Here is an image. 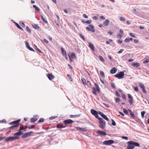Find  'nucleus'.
I'll return each instance as SVG.
<instances>
[{
    "instance_id": "obj_14",
    "label": "nucleus",
    "mask_w": 149,
    "mask_h": 149,
    "mask_svg": "<svg viewBox=\"0 0 149 149\" xmlns=\"http://www.w3.org/2000/svg\"><path fill=\"white\" fill-rule=\"evenodd\" d=\"M75 128L77 130L80 131L85 132L86 131V128H81L79 127H76Z\"/></svg>"
},
{
    "instance_id": "obj_48",
    "label": "nucleus",
    "mask_w": 149,
    "mask_h": 149,
    "mask_svg": "<svg viewBox=\"0 0 149 149\" xmlns=\"http://www.w3.org/2000/svg\"><path fill=\"white\" fill-rule=\"evenodd\" d=\"M149 62V59H147L143 62L144 64L146 63Z\"/></svg>"
},
{
    "instance_id": "obj_57",
    "label": "nucleus",
    "mask_w": 149,
    "mask_h": 149,
    "mask_svg": "<svg viewBox=\"0 0 149 149\" xmlns=\"http://www.w3.org/2000/svg\"><path fill=\"white\" fill-rule=\"evenodd\" d=\"M35 47H36V49H37V50H38V51L39 52H40L41 53H42V52L36 46H35Z\"/></svg>"
},
{
    "instance_id": "obj_18",
    "label": "nucleus",
    "mask_w": 149,
    "mask_h": 149,
    "mask_svg": "<svg viewBox=\"0 0 149 149\" xmlns=\"http://www.w3.org/2000/svg\"><path fill=\"white\" fill-rule=\"evenodd\" d=\"M61 49L62 54L65 57H66L67 56V54L65 49L63 47H61Z\"/></svg>"
},
{
    "instance_id": "obj_6",
    "label": "nucleus",
    "mask_w": 149,
    "mask_h": 149,
    "mask_svg": "<svg viewBox=\"0 0 149 149\" xmlns=\"http://www.w3.org/2000/svg\"><path fill=\"white\" fill-rule=\"evenodd\" d=\"M19 139V137L18 136L10 137L6 138L5 139V141H12Z\"/></svg>"
},
{
    "instance_id": "obj_56",
    "label": "nucleus",
    "mask_w": 149,
    "mask_h": 149,
    "mask_svg": "<svg viewBox=\"0 0 149 149\" xmlns=\"http://www.w3.org/2000/svg\"><path fill=\"white\" fill-rule=\"evenodd\" d=\"M142 90H143V92L144 93H147V92L145 89V87L142 88Z\"/></svg>"
},
{
    "instance_id": "obj_59",
    "label": "nucleus",
    "mask_w": 149,
    "mask_h": 149,
    "mask_svg": "<svg viewBox=\"0 0 149 149\" xmlns=\"http://www.w3.org/2000/svg\"><path fill=\"white\" fill-rule=\"evenodd\" d=\"M115 93L116 94L117 96L118 97H120V94L118 93V92L117 91H116Z\"/></svg>"
},
{
    "instance_id": "obj_8",
    "label": "nucleus",
    "mask_w": 149,
    "mask_h": 149,
    "mask_svg": "<svg viewBox=\"0 0 149 149\" xmlns=\"http://www.w3.org/2000/svg\"><path fill=\"white\" fill-rule=\"evenodd\" d=\"M114 143V141L112 140L105 141L103 142V144L105 145H108Z\"/></svg>"
},
{
    "instance_id": "obj_35",
    "label": "nucleus",
    "mask_w": 149,
    "mask_h": 149,
    "mask_svg": "<svg viewBox=\"0 0 149 149\" xmlns=\"http://www.w3.org/2000/svg\"><path fill=\"white\" fill-rule=\"evenodd\" d=\"M139 85L141 88L142 89L145 87L143 84L142 83H139Z\"/></svg>"
},
{
    "instance_id": "obj_64",
    "label": "nucleus",
    "mask_w": 149,
    "mask_h": 149,
    "mask_svg": "<svg viewBox=\"0 0 149 149\" xmlns=\"http://www.w3.org/2000/svg\"><path fill=\"white\" fill-rule=\"evenodd\" d=\"M98 17L97 16H94L93 17V19L94 20H97L98 19Z\"/></svg>"
},
{
    "instance_id": "obj_11",
    "label": "nucleus",
    "mask_w": 149,
    "mask_h": 149,
    "mask_svg": "<svg viewBox=\"0 0 149 149\" xmlns=\"http://www.w3.org/2000/svg\"><path fill=\"white\" fill-rule=\"evenodd\" d=\"M99 114L106 120L107 121L109 120L108 118L107 117V116L106 115H104V113H103L102 112L100 111H99Z\"/></svg>"
},
{
    "instance_id": "obj_10",
    "label": "nucleus",
    "mask_w": 149,
    "mask_h": 149,
    "mask_svg": "<svg viewBox=\"0 0 149 149\" xmlns=\"http://www.w3.org/2000/svg\"><path fill=\"white\" fill-rule=\"evenodd\" d=\"M68 56L69 59L71 62H72L73 61V59L75 58H76L75 54L74 53H72L70 56L69 55Z\"/></svg>"
},
{
    "instance_id": "obj_45",
    "label": "nucleus",
    "mask_w": 149,
    "mask_h": 149,
    "mask_svg": "<svg viewBox=\"0 0 149 149\" xmlns=\"http://www.w3.org/2000/svg\"><path fill=\"white\" fill-rule=\"evenodd\" d=\"M92 21L91 20H88L85 22V23L87 24H89L91 23Z\"/></svg>"
},
{
    "instance_id": "obj_41",
    "label": "nucleus",
    "mask_w": 149,
    "mask_h": 149,
    "mask_svg": "<svg viewBox=\"0 0 149 149\" xmlns=\"http://www.w3.org/2000/svg\"><path fill=\"white\" fill-rule=\"evenodd\" d=\"M106 107H109V104L108 103H102Z\"/></svg>"
},
{
    "instance_id": "obj_34",
    "label": "nucleus",
    "mask_w": 149,
    "mask_h": 149,
    "mask_svg": "<svg viewBox=\"0 0 149 149\" xmlns=\"http://www.w3.org/2000/svg\"><path fill=\"white\" fill-rule=\"evenodd\" d=\"M99 58L100 61L102 62H104L105 61L103 57L101 56H99Z\"/></svg>"
},
{
    "instance_id": "obj_17",
    "label": "nucleus",
    "mask_w": 149,
    "mask_h": 149,
    "mask_svg": "<svg viewBox=\"0 0 149 149\" xmlns=\"http://www.w3.org/2000/svg\"><path fill=\"white\" fill-rule=\"evenodd\" d=\"M89 47L91 49L93 50L94 51H95V49H94V45L93 44L91 43V42H89Z\"/></svg>"
},
{
    "instance_id": "obj_28",
    "label": "nucleus",
    "mask_w": 149,
    "mask_h": 149,
    "mask_svg": "<svg viewBox=\"0 0 149 149\" xmlns=\"http://www.w3.org/2000/svg\"><path fill=\"white\" fill-rule=\"evenodd\" d=\"M22 134V132L19 131L18 132L15 133L14 134V135L15 136H20Z\"/></svg>"
},
{
    "instance_id": "obj_25",
    "label": "nucleus",
    "mask_w": 149,
    "mask_h": 149,
    "mask_svg": "<svg viewBox=\"0 0 149 149\" xmlns=\"http://www.w3.org/2000/svg\"><path fill=\"white\" fill-rule=\"evenodd\" d=\"M94 85L95 88L97 89V91H98V93H99L100 92V89L98 85L97 84L95 83H94Z\"/></svg>"
},
{
    "instance_id": "obj_23",
    "label": "nucleus",
    "mask_w": 149,
    "mask_h": 149,
    "mask_svg": "<svg viewBox=\"0 0 149 149\" xmlns=\"http://www.w3.org/2000/svg\"><path fill=\"white\" fill-rule=\"evenodd\" d=\"M37 118H32L31 119V122L32 123H35L38 120Z\"/></svg>"
},
{
    "instance_id": "obj_43",
    "label": "nucleus",
    "mask_w": 149,
    "mask_h": 149,
    "mask_svg": "<svg viewBox=\"0 0 149 149\" xmlns=\"http://www.w3.org/2000/svg\"><path fill=\"white\" fill-rule=\"evenodd\" d=\"M67 76L68 77L70 80L71 81H72V77L70 76L69 74H68Z\"/></svg>"
},
{
    "instance_id": "obj_3",
    "label": "nucleus",
    "mask_w": 149,
    "mask_h": 149,
    "mask_svg": "<svg viewBox=\"0 0 149 149\" xmlns=\"http://www.w3.org/2000/svg\"><path fill=\"white\" fill-rule=\"evenodd\" d=\"M20 121V120H18L16 121H13L11 122L10 124V125H14L15 124V125H13L11 127V128H13L15 127H17L19 125V123Z\"/></svg>"
},
{
    "instance_id": "obj_49",
    "label": "nucleus",
    "mask_w": 149,
    "mask_h": 149,
    "mask_svg": "<svg viewBox=\"0 0 149 149\" xmlns=\"http://www.w3.org/2000/svg\"><path fill=\"white\" fill-rule=\"evenodd\" d=\"M20 25L22 27H25V25L24 23L23 22H20Z\"/></svg>"
},
{
    "instance_id": "obj_7",
    "label": "nucleus",
    "mask_w": 149,
    "mask_h": 149,
    "mask_svg": "<svg viewBox=\"0 0 149 149\" xmlns=\"http://www.w3.org/2000/svg\"><path fill=\"white\" fill-rule=\"evenodd\" d=\"M91 113L96 118L98 119L99 118V116H98V114H99V112L96 111L94 109H91Z\"/></svg>"
},
{
    "instance_id": "obj_62",
    "label": "nucleus",
    "mask_w": 149,
    "mask_h": 149,
    "mask_svg": "<svg viewBox=\"0 0 149 149\" xmlns=\"http://www.w3.org/2000/svg\"><path fill=\"white\" fill-rule=\"evenodd\" d=\"M35 126L34 125H32L30 126L29 127V128L30 129H33L34 128Z\"/></svg>"
},
{
    "instance_id": "obj_15",
    "label": "nucleus",
    "mask_w": 149,
    "mask_h": 149,
    "mask_svg": "<svg viewBox=\"0 0 149 149\" xmlns=\"http://www.w3.org/2000/svg\"><path fill=\"white\" fill-rule=\"evenodd\" d=\"M47 76L50 80H52L54 78V75L50 74H47Z\"/></svg>"
},
{
    "instance_id": "obj_5",
    "label": "nucleus",
    "mask_w": 149,
    "mask_h": 149,
    "mask_svg": "<svg viewBox=\"0 0 149 149\" xmlns=\"http://www.w3.org/2000/svg\"><path fill=\"white\" fill-rule=\"evenodd\" d=\"M124 75V73L123 72H120L119 74H117L114 75V76L118 79H121L123 78Z\"/></svg>"
},
{
    "instance_id": "obj_50",
    "label": "nucleus",
    "mask_w": 149,
    "mask_h": 149,
    "mask_svg": "<svg viewBox=\"0 0 149 149\" xmlns=\"http://www.w3.org/2000/svg\"><path fill=\"white\" fill-rule=\"evenodd\" d=\"M111 86L113 88H115V85L113 83H111Z\"/></svg>"
},
{
    "instance_id": "obj_4",
    "label": "nucleus",
    "mask_w": 149,
    "mask_h": 149,
    "mask_svg": "<svg viewBox=\"0 0 149 149\" xmlns=\"http://www.w3.org/2000/svg\"><path fill=\"white\" fill-rule=\"evenodd\" d=\"M34 132L30 131L26 132L23 134L22 136V138H26L28 137L31 136L32 134H33Z\"/></svg>"
},
{
    "instance_id": "obj_13",
    "label": "nucleus",
    "mask_w": 149,
    "mask_h": 149,
    "mask_svg": "<svg viewBox=\"0 0 149 149\" xmlns=\"http://www.w3.org/2000/svg\"><path fill=\"white\" fill-rule=\"evenodd\" d=\"M73 122H74V121L71 119H67V120H64L63 121V123L65 124H71V123H73Z\"/></svg>"
},
{
    "instance_id": "obj_19",
    "label": "nucleus",
    "mask_w": 149,
    "mask_h": 149,
    "mask_svg": "<svg viewBox=\"0 0 149 149\" xmlns=\"http://www.w3.org/2000/svg\"><path fill=\"white\" fill-rule=\"evenodd\" d=\"M117 71V69L115 68H112L110 71V72L112 74H114Z\"/></svg>"
},
{
    "instance_id": "obj_36",
    "label": "nucleus",
    "mask_w": 149,
    "mask_h": 149,
    "mask_svg": "<svg viewBox=\"0 0 149 149\" xmlns=\"http://www.w3.org/2000/svg\"><path fill=\"white\" fill-rule=\"evenodd\" d=\"M26 29L27 32L29 33H31V30L28 26H27L26 27Z\"/></svg>"
},
{
    "instance_id": "obj_27",
    "label": "nucleus",
    "mask_w": 149,
    "mask_h": 149,
    "mask_svg": "<svg viewBox=\"0 0 149 149\" xmlns=\"http://www.w3.org/2000/svg\"><path fill=\"white\" fill-rule=\"evenodd\" d=\"M32 26L34 29H39V27L38 25L36 24H33L32 25Z\"/></svg>"
},
{
    "instance_id": "obj_61",
    "label": "nucleus",
    "mask_w": 149,
    "mask_h": 149,
    "mask_svg": "<svg viewBox=\"0 0 149 149\" xmlns=\"http://www.w3.org/2000/svg\"><path fill=\"white\" fill-rule=\"evenodd\" d=\"M83 16L84 18H88V17L86 15V14H84L83 15Z\"/></svg>"
},
{
    "instance_id": "obj_9",
    "label": "nucleus",
    "mask_w": 149,
    "mask_h": 149,
    "mask_svg": "<svg viewBox=\"0 0 149 149\" xmlns=\"http://www.w3.org/2000/svg\"><path fill=\"white\" fill-rule=\"evenodd\" d=\"M89 27H86V29L89 31H91L93 32H94L95 31V30L94 29V27L93 26L90 24L89 25Z\"/></svg>"
},
{
    "instance_id": "obj_1",
    "label": "nucleus",
    "mask_w": 149,
    "mask_h": 149,
    "mask_svg": "<svg viewBox=\"0 0 149 149\" xmlns=\"http://www.w3.org/2000/svg\"><path fill=\"white\" fill-rule=\"evenodd\" d=\"M128 146L127 147V149H133L135 146H140V145L137 142H132L130 141L127 142Z\"/></svg>"
},
{
    "instance_id": "obj_33",
    "label": "nucleus",
    "mask_w": 149,
    "mask_h": 149,
    "mask_svg": "<svg viewBox=\"0 0 149 149\" xmlns=\"http://www.w3.org/2000/svg\"><path fill=\"white\" fill-rule=\"evenodd\" d=\"M81 81L83 84L85 85H87V83L86 82V80L84 78L81 79Z\"/></svg>"
},
{
    "instance_id": "obj_38",
    "label": "nucleus",
    "mask_w": 149,
    "mask_h": 149,
    "mask_svg": "<svg viewBox=\"0 0 149 149\" xmlns=\"http://www.w3.org/2000/svg\"><path fill=\"white\" fill-rule=\"evenodd\" d=\"M100 74L102 77H104V72H103L102 71H100Z\"/></svg>"
},
{
    "instance_id": "obj_52",
    "label": "nucleus",
    "mask_w": 149,
    "mask_h": 149,
    "mask_svg": "<svg viewBox=\"0 0 149 149\" xmlns=\"http://www.w3.org/2000/svg\"><path fill=\"white\" fill-rule=\"evenodd\" d=\"M125 42H128L130 41L129 38H126L125 40Z\"/></svg>"
},
{
    "instance_id": "obj_40",
    "label": "nucleus",
    "mask_w": 149,
    "mask_h": 149,
    "mask_svg": "<svg viewBox=\"0 0 149 149\" xmlns=\"http://www.w3.org/2000/svg\"><path fill=\"white\" fill-rule=\"evenodd\" d=\"M145 113V112L144 111H142L141 112V116L142 118L144 117V116Z\"/></svg>"
},
{
    "instance_id": "obj_63",
    "label": "nucleus",
    "mask_w": 149,
    "mask_h": 149,
    "mask_svg": "<svg viewBox=\"0 0 149 149\" xmlns=\"http://www.w3.org/2000/svg\"><path fill=\"white\" fill-rule=\"evenodd\" d=\"M121 138L123 139H125L126 140H128V138L126 136H122Z\"/></svg>"
},
{
    "instance_id": "obj_16",
    "label": "nucleus",
    "mask_w": 149,
    "mask_h": 149,
    "mask_svg": "<svg viewBox=\"0 0 149 149\" xmlns=\"http://www.w3.org/2000/svg\"><path fill=\"white\" fill-rule=\"evenodd\" d=\"M97 133L100 135L105 136L107 135L106 133L104 131H98L97 132Z\"/></svg>"
},
{
    "instance_id": "obj_53",
    "label": "nucleus",
    "mask_w": 149,
    "mask_h": 149,
    "mask_svg": "<svg viewBox=\"0 0 149 149\" xmlns=\"http://www.w3.org/2000/svg\"><path fill=\"white\" fill-rule=\"evenodd\" d=\"M123 51V49H121L118 52H117L118 54H120Z\"/></svg>"
},
{
    "instance_id": "obj_24",
    "label": "nucleus",
    "mask_w": 149,
    "mask_h": 149,
    "mask_svg": "<svg viewBox=\"0 0 149 149\" xmlns=\"http://www.w3.org/2000/svg\"><path fill=\"white\" fill-rule=\"evenodd\" d=\"M14 23H15V26L19 29L23 30V29L21 27V26L19 25L16 22H14Z\"/></svg>"
},
{
    "instance_id": "obj_30",
    "label": "nucleus",
    "mask_w": 149,
    "mask_h": 149,
    "mask_svg": "<svg viewBox=\"0 0 149 149\" xmlns=\"http://www.w3.org/2000/svg\"><path fill=\"white\" fill-rule=\"evenodd\" d=\"M92 93L95 95H97V90H96L94 87H93L92 88Z\"/></svg>"
},
{
    "instance_id": "obj_26",
    "label": "nucleus",
    "mask_w": 149,
    "mask_h": 149,
    "mask_svg": "<svg viewBox=\"0 0 149 149\" xmlns=\"http://www.w3.org/2000/svg\"><path fill=\"white\" fill-rule=\"evenodd\" d=\"M80 116L79 114L78 115H70V118H76Z\"/></svg>"
},
{
    "instance_id": "obj_37",
    "label": "nucleus",
    "mask_w": 149,
    "mask_h": 149,
    "mask_svg": "<svg viewBox=\"0 0 149 149\" xmlns=\"http://www.w3.org/2000/svg\"><path fill=\"white\" fill-rule=\"evenodd\" d=\"M66 127V126H63L61 125H58L57 126V127L58 128H64Z\"/></svg>"
},
{
    "instance_id": "obj_39",
    "label": "nucleus",
    "mask_w": 149,
    "mask_h": 149,
    "mask_svg": "<svg viewBox=\"0 0 149 149\" xmlns=\"http://www.w3.org/2000/svg\"><path fill=\"white\" fill-rule=\"evenodd\" d=\"M120 20L122 22H124L125 20V18L123 17H120Z\"/></svg>"
},
{
    "instance_id": "obj_54",
    "label": "nucleus",
    "mask_w": 149,
    "mask_h": 149,
    "mask_svg": "<svg viewBox=\"0 0 149 149\" xmlns=\"http://www.w3.org/2000/svg\"><path fill=\"white\" fill-rule=\"evenodd\" d=\"M44 121V119L43 118H40L39 120V122H42Z\"/></svg>"
},
{
    "instance_id": "obj_22",
    "label": "nucleus",
    "mask_w": 149,
    "mask_h": 149,
    "mask_svg": "<svg viewBox=\"0 0 149 149\" xmlns=\"http://www.w3.org/2000/svg\"><path fill=\"white\" fill-rule=\"evenodd\" d=\"M128 110L130 112V113L131 116V117L133 119H134L135 118V116L134 113L130 110L129 109Z\"/></svg>"
},
{
    "instance_id": "obj_12",
    "label": "nucleus",
    "mask_w": 149,
    "mask_h": 149,
    "mask_svg": "<svg viewBox=\"0 0 149 149\" xmlns=\"http://www.w3.org/2000/svg\"><path fill=\"white\" fill-rule=\"evenodd\" d=\"M25 45H26V46L27 48L28 49H29L30 51H33L34 52H35L34 50L33 49H32V48H31L30 47L28 42L26 41L25 42Z\"/></svg>"
},
{
    "instance_id": "obj_21",
    "label": "nucleus",
    "mask_w": 149,
    "mask_h": 149,
    "mask_svg": "<svg viewBox=\"0 0 149 149\" xmlns=\"http://www.w3.org/2000/svg\"><path fill=\"white\" fill-rule=\"evenodd\" d=\"M132 66L133 67H137L140 66V64L138 63H132Z\"/></svg>"
},
{
    "instance_id": "obj_20",
    "label": "nucleus",
    "mask_w": 149,
    "mask_h": 149,
    "mask_svg": "<svg viewBox=\"0 0 149 149\" xmlns=\"http://www.w3.org/2000/svg\"><path fill=\"white\" fill-rule=\"evenodd\" d=\"M128 96L129 98V102H132L133 101L132 97V96L129 94H128Z\"/></svg>"
},
{
    "instance_id": "obj_51",
    "label": "nucleus",
    "mask_w": 149,
    "mask_h": 149,
    "mask_svg": "<svg viewBox=\"0 0 149 149\" xmlns=\"http://www.w3.org/2000/svg\"><path fill=\"white\" fill-rule=\"evenodd\" d=\"M123 36L122 34L118 33L117 35L118 37L119 38H121Z\"/></svg>"
},
{
    "instance_id": "obj_47",
    "label": "nucleus",
    "mask_w": 149,
    "mask_h": 149,
    "mask_svg": "<svg viewBox=\"0 0 149 149\" xmlns=\"http://www.w3.org/2000/svg\"><path fill=\"white\" fill-rule=\"evenodd\" d=\"M80 36L81 38V39H82L83 40H85L84 37L83 35H82L80 34Z\"/></svg>"
},
{
    "instance_id": "obj_31",
    "label": "nucleus",
    "mask_w": 149,
    "mask_h": 149,
    "mask_svg": "<svg viewBox=\"0 0 149 149\" xmlns=\"http://www.w3.org/2000/svg\"><path fill=\"white\" fill-rule=\"evenodd\" d=\"M41 19L42 20V21L45 23H47V22L45 18L42 16L41 15Z\"/></svg>"
},
{
    "instance_id": "obj_29",
    "label": "nucleus",
    "mask_w": 149,
    "mask_h": 149,
    "mask_svg": "<svg viewBox=\"0 0 149 149\" xmlns=\"http://www.w3.org/2000/svg\"><path fill=\"white\" fill-rule=\"evenodd\" d=\"M109 20L108 19H106L105 20V22H104L103 23V24L104 25L107 26L109 24Z\"/></svg>"
},
{
    "instance_id": "obj_42",
    "label": "nucleus",
    "mask_w": 149,
    "mask_h": 149,
    "mask_svg": "<svg viewBox=\"0 0 149 149\" xmlns=\"http://www.w3.org/2000/svg\"><path fill=\"white\" fill-rule=\"evenodd\" d=\"M123 112L126 114H128V113L127 111V110L126 109H123Z\"/></svg>"
},
{
    "instance_id": "obj_32",
    "label": "nucleus",
    "mask_w": 149,
    "mask_h": 149,
    "mask_svg": "<svg viewBox=\"0 0 149 149\" xmlns=\"http://www.w3.org/2000/svg\"><path fill=\"white\" fill-rule=\"evenodd\" d=\"M33 7L34 8L35 10H37L38 11H39L40 10V9L39 8L36 6L35 5H33Z\"/></svg>"
},
{
    "instance_id": "obj_44",
    "label": "nucleus",
    "mask_w": 149,
    "mask_h": 149,
    "mask_svg": "<svg viewBox=\"0 0 149 149\" xmlns=\"http://www.w3.org/2000/svg\"><path fill=\"white\" fill-rule=\"evenodd\" d=\"M112 121V125L113 126L116 125V123L112 119L111 120Z\"/></svg>"
},
{
    "instance_id": "obj_55",
    "label": "nucleus",
    "mask_w": 149,
    "mask_h": 149,
    "mask_svg": "<svg viewBox=\"0 0 149 149\" xmlns=\"http://www.w3.org/2000/svg\"><path fill=\"white\" fill-rule=\"evenodd\" d=\"M129 35L130 36H132L133 38H135V36L134 35H133V34L132 33H129Z\"/></svg>"
},
{
    "instance_id": "obj_46",
    "label": "nucleus",
    "mask_w": 149,
    "mask_h": 149,
    "mask_svg": "<svg viewBox=\"0 0 149 149\" xmlns=\"http://www.w3.org/2000/svg\"><path fill=\"white\" fill-rule=\"evenodd\" d=\"M26 127H20V128H19V131H21V130H22L24 129H26Z\"/></svg>"
},
{
    "instance_id": "obj_58",
    "label": "nucleus",
    "mask_w": 149,
    "mask_h": 149,
    "mask_svg": "<svg viewBox=\"0 0 149 149\" xmlns=\"http://www.w3.org/2000/svg\"><path fill=\"white\" fill-rule=\"evenodd\" d=\"M134 90L136 92L138 91V88L137 86L135 87L134 88Z\"/></svg>"
},
{
    "instance_id": "obj_60",
    "label": "nucleus",
    "mask_w": 149,
    "mask_h": 149,
    "mask_svg": "<svg viewBox=\"0 0 149 149\" xmlns=\"http://www.w3.org/2000/svg\"><path fill=\"white\" fill-rule=\"evenodd\" d=\"M122 42V40H119L118 41V43L119 44H121Z\"/></svg>"
},
{
    "instance_id": "obj_2",
    "label": "nucleus",
    "mask_w": 149,
    "mask_h": 149,
    "mask_svg": "<svg viewBox=\"0 0 149 149\" xmlns=\"http://www.w3.org/2000/svg\"><path fill=\"white\" fill-rule=\"evenodd\" d=\"M98 119L99 120V127L102 129L104 128L106 126L105 122L101 118H99Z\"/></svg>"
}]
</instances>
